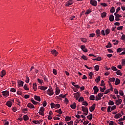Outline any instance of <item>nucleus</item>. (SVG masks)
Here are the masks:
<instances>
[{
    "mask_svg": "<svg viewBox=\"0 0 125 125\" xmlns=\"http://www.w3.org/2000/svg\"><path fill=\"white\" fill-rule=\"evenodd\" d=\"M82 111L83 112V115L87 116L88 114V108L84 106H82Z\"/></svg>",
    "mask_w": 125,
    "mask_h": 125,
    "instance_id": "nucleus-1",
    "label": "nucleus"
},
{
    "mask_svg": "<svg viewBox=\"0 0 125 125\" xmlns=\"http://www.w3.org/2000/svg\"><path fill=\"white\" fill-rule=\"evenodd\" d=\"M44 107H41L40 109V111L38 112L41 116H44Z\"/></svg>",
    "mask_w": 125,
    "mask_h": 125,
    "instance_id": "nucleus-2",
    "label": "nucleus"
},
{
    "mask_svg": "<svg viewBox=\"0 0 125 125\" xmlns=\"http://www.w3.org/2000/svg\"><path fill=\"white\" fill-rule=\"evenodd\" d=\"M54 93L53 92V90L51 88L48 89L47 91V94H48V95H49L50 96H51V95H53Z\"/></svg>",
    "mask_w": 125,
    "mask_h": 125,
    "instance_id": "nucleus-3",
    "label": "nucleus"
},
{
    "mask_svg": "<svg viewBox=\"0 0 125 125\" xmlns=\"http://www.w3.org/2000/svg\"><path fill=\"white\" fill-rule=\"evenodd\" d=\"M90 3L93 6H97V1L95 0H91L90 1Z\"/></svg>",
    "mask_w": 125,
    "mask_h": 125,
    "instance_id": "nucleus-4",
    "label": "nucleus"
},
{
    "mask_svg": "<svg viewBox=\"0 0 125 125\" xmlns=\"http://www.w3.org/2000/svg\"><path fill=\"white\" fill-rule=\"evenodd\" d=\"M1 93L3 96H5L6 97H7V96L9 95V92H8V91H2L1 92Z\"/></svg>",
    "mask_w": 125,
    "mask_h": 125,
    "instance_id": "nucleus-5",
    "label": "nucleus"
},
{
    "mask_svg": "<svg viewBox=\"0 0 125 125\" xmlns=\"http://www.w3.org/2000/svg\"><path fill=\"white\" fill-rule=\"evenodd\" d=\"M81 48L82 49V50H83V52H87V48H86L85 47V45H82L81 46Z\"/></svg>",
    "mask_w": 125,
    "mask_h": 125,
    "instance_id": "nucleus-6",
    "label": "nucleus"
},
{
    "mask_svg": "<svg viewBox=\"0 0 125 125\" xmlns=\"http://www.w3.org/2000/svg\"><path fill=\"white\" fill-rule=\"evenodd\" d=\"M51 53H52L54 56H57L58 55V52L55 49L51 50Z\"/></svg>",
    "mask_w": 125,
    "mask_h": 125,
    "instance_id": "nucleus-7",
    "label": "nucleus"
},
{
    "mask_svg": "<svg viewBox=\"0 0 125 125\" xmlns=\"http://www.w3.org/2000/svg\"><path fill=\"white\" fill-rule=\"evenodd\" d=\"M93 89L94 91V94H97V92H98V91H99V89L98 88L97 86H94Z\"/></svg>",
    "mask_w": 125,
    "mask_h": 125,
    "instance_id": "nucleus-8",
    "label": "nucleus"
},
{
    "mask_svg": "<svg viewBox=\"0 0 125 125\" xmlns=\"http://www.w3.org/2000/svg\"><path fill=\"white\" fill-rule=\"evenodd\" d=\"M95 107H96V104H94L89 108L90 112H93L95 109Z\"/></svg>",
    "mask_w": 125,
    "mask_h": 125,
    "instance_id": "nucleus-9",
    "label": "nucleus"
},
{
    "mask_svg": "<svg viewBox=\"0 0 125 125\" xmlns=\"http://www.w3.org/2000/svg\"><path fill=\"white\" fill-rule=\"evenodd\" d=\"M27 106L28 108H30V109H35V106H34L31 103H28Z\"/></svg>",
    "mask_w": 125,
    "mask_h": 125,
    "instance_id": "nucleus-10",
    "label": "nucleus"
},
{
    "mask_svg": "<svg viewBox=\"0 0 125 125\" xmlns=\"http://www.w3.org/2000/svg\"><path fill=\"white\" fill-rule=\"evenodd\" d=\"M116 105H121L122 104V100L121 99H119L118 100H116Z\"/></svg>",
    "mask_w": 125,
    "mask_h": 125,
    "instance_id": "nucleus-11",
    "label": "nucleus"
},
{
    "mask_svg": "<svg viewBox=\"0 0 125 125\" xmlns=\"http://www.w3.org/2000/svg\"><path fill=\"white\" fill-rule=\"evenodd\" d=\"M38 87L39 88V89H41V90H45L47 89V87L44 86H39Z\"/></svg>",
    "mask_w": 125,
    "mask_h": 125,
    "instance_id": "nucleus-12",
    "label": "nucleus"
},
{
    "mask_svg": "<svg viewBox=\"0 0 125 125\" xmlns=\"http://www.w3.org/2000/svg\"><path fill=\"white\" fill-rule=\"evenodd\" d=\"M114 19H115V17H114L113 15H110L109 18V21H110V22H113V21H114Z\"/></svg>",
    "mask_w": 125,
    "mask_h": 125,
    "instance_id": "nucleus-13",
    "label": "nucleus"
},
{
    "mask_svg": "<svg viewBox=\"0 0 125 125\" xmlns=\"http://www.w3.org/2000/svg\"><path fill=\"white\" fill-rule=\"evenodd\" d=\"M100 30L97 29V30H96V35L97 38H99V37H100Z\"/></svg>",
    "mask_w": 125,
    "mask_h": 125,
    "instance_id": "nucleus-14",
    "label": "nucleus"
},
{
    "mask_svg": "<svg viewBox=\"0 0 125 125\" xmlns=\"http://www.w3.org/2000/svg\"><path fill=\"white\" fill-rule=\"evenodd\" d=\"M34 99H35V100L37 101H39V102H41V97H40L39 96H34Z\"/></svg>",
    "mask_w": 125,
    "mask_h": 125,
    "instance_id": "nucleus-15",
    "label": "nucleus"
},
{
    "mask_svg": "<svg viewBox=\"0 0 125 125\" xmlns=\"http://www.w3.org/2000/svg\"><path fill=\"white\" fill-rule=\"evenodd\" d=\"M114 15L115 16L116 21H120V20H121V19H120V18L119 17V16L118 15V14H117V13H115L114 14Z\"/></svg>",
    "mask_w": 125,
    "mask_h": 125,
    "instance_id": "nucleus-16",
    "label": "nucleus"
},
{
    "mask_svg": "<svg viewBox=\"0 0 125 125\" xmlns=\"http://www.w3.org/2000/svg\"><path fill=\"white\" fill-rule=\"evenodd\" d=\"M18 83L20 86H23V85L24 84V82L21 81V80H19L18 81Z\"/></svg>",
    "mask_w": 125,
    "mask_h": 125,
    "instance_id": "nucleus-17",
    "label": "nucleus"
},
{
    "mask_svg": "<svg viewBox=\"0 0 125 125\" xmlns=\"http://www.w3.org/2000/svg\"><path fill=\"white\" fill-rule=\"evenodd\" d=\"M6 106H8L9 108H11V106H12V104H11V102H10V101H9L7 102V103H6Z\"/></svg>",
    "mask_w": 125,
    "mask_h": 125,
    "instance_id": "nucleus-18",
    "label": "nucleus"
},
{
    "mask_svg": "<svg viewBox=\"0 0 125 125\" xmlns=\"http://www.w3.org/2000/svg\"><path fill=\"white\" fill-rule=\"evenodd\" d=\"M74 97L76 98V100H78V99L80 97V93L79 92L76 93L74 94Z\"/></svg>",
    "mask_w": 125,
    "mask_h": 125,
    "instance_id": "nucleus-19",
    "label": "nucleus"
},
{
    "mask_svg": "<svg viewBox=\"0 0 125 125\" xmlns=\"http://www.w3.org/2000/svg\"><path fill=\"white\" fill-rule=\"evenodd\" d=\"M42 120H40V121H39V120H37V121L34 120V121H32L33 124H35V125H37V124H40L41 123H42Z\"/></svg>",
    "mask_w": 125,
    "mask_h": 125,
    "instance_id": "nucleus-20",
    "label": "nucleus"
},
{
    "mask_svg": "<svg viewBox=\"0 0 125 125\" xmlns=\"http://www.w3.org/2000/svg\"><path fill=\"white\" fill-rule=\"evenodd\" d=\"M76 103H73L72 104L70 105L71 109H76Z\"/></svg>",
    "mask_w": 125,
    "mask_h": 125,
    "instance_id": "nucleus-21",
    "label": "nucleus"
},
{
    "mask_svg": "<svg viewBox=\"0 0 125 125\" xmlns=\"http://www.w3.org/2000/svg\"><path fill=\"white\" fill-rule=\"evenodd\" d=\"M6 74V72H5V70H3L1 71V75L0 76L1 78H3V76H5Z\"/></svg>",
    "mask_w": 125,
    "mask_h": 125,
    "instance_id": "nucleus-22",
    "label": "nucleus"
},
{
    "mask_svg": "<svg viewBox=\"0 0 125 125\" xmlns=\"http://www.w3.org/2000/svg\"><path fill=\"white\" fill-rule=\"evenodd\" d=\"M87 119H88V120L89 121H91V120H92V118H93V115L92 114H91L90 115H88L87 117H86Z\"/></svg>",
    "mask_w": 125,
    "mask_h": 125,
    "instance_id": "nucleus-23",
    "label": "nucleus"
},
{
    "mask_svg": "<svg viewBox=\"0 0 125 125\" xmlns=\"http://www.w3.org/2000/svg\"><path fill=\"white\" fill-rule=\"evenodd\" d=\"M121 117H122V114L118 113V114H116L115 115L114 118L115 119H119V118H121Z\"/></svg>",
    "mask_w": 125,
    "mask_h": 125,
    "instance_id": "nucleus-24",
    "label": "nucleus"
},
{
    "mask_svg": "<svg viewBox=\"0 0 125 125\" xmlns=\"http://www.w3.org/2000/svg\"><path fill=\"white\" fill-rule=\"evenodd\" d=\"M72 4H73V2L68 1L66 2V3L65 4V6H69V5H72Z\"/></svg>",
    "mask_w": 125,
    "mask_h": 125,
    "instance_id": "nucleus-25",
    "label": "nucleus"
},
{
    "mask_svg": "<svg viewBox=\"0 0 125 125\" xmlns=\"http://www.w3.org/2000/svg\"><path fill=\"white\" fill-rule=\"evenodd\" d=\"M120 82V79H119V78H117L115 81V85H118V84H119Z\"/></svg>",
    "mask_w": 125,
    "mask_h": 125,
    "instance_id": "nucleus-26",
    "label": "nucleus"
},
{
    "mask_svg": "<svg viewBox=\"0 0 125 125\" xmlns=\"http://www.w3.org/2000/svg\"><path fill=\"white\" fill-rule=\"evenodd\" d=\"M55 112H56L57 113H59L60 115H61L62 114V113H63L61 108L56 110Z\"/></svg>",
    "mask_w": 125,
    "mask_h": 125,
    "instance_id": "nucleus-27",
    "label": "nucleus"
},
{
    "mask_svg": "<svg viewBox=\"0 0 125 125\" xmlns=\"http://www.w3.org/2000/svg\"><path fill=\"white\" fill-rule=\"evenodd\" d=\"M101 16H102V18H104V17H106V16H107V13H106V12H104L101 14Z\"/></svg>",
    "mask_w": 125,
    "mask_h": 125,
    "instance_id": "nucleus-28",
    "label": "nucleus"
},
{
    "mask_svg": "<svg viewBox=\"0 0 125 125\" xmlns=\"http://www.w3.org/2000/svg\"><path fill=\"white\" fill-rule=\"evenodd\" d=\"M116 74L118 76H122L123 75V74H122V72H121V71L120 70L116 71Z\"/></svg>",
    "mask_w": 125,
    "mask_h": 125,
    "instance_id": "nucleus-29",
    "label": "nucleus"
},
{
    "mask_svg": "<svg viewBox=\"0 0 125 125\" xmlns=\"http://www.w3.org/2000/svg\"><path fill=\"white\" fill-rule=\"evenodd\" d=\"M100 91H101V92H104V90H106V86H104V87H103L102 88V87H100Z\"/></svg>",
    "mask_w": 125,
    "mask_h": 125,
    "instance_id": "nucleus-30",
    "label": "nucleus"
},
{
    "mask_svg": "<svg viewBox=\"0 0 125 125\" xmlns=\"http://www.w3.org/2000/svg\"><path fill=\"white\" fill-rule=\"evenodd\" d=\"M100 76H99L98 77V78H97L96 79H95V82L97 83H99V82H100Z\"/></svg>",
    "mask_w": 125,
    "mask_h": 125,
    "instance_id": "nucleus-31",
    "label": "nucleus"
},
{
    "mask_svg": "<svg viewBox=\"0 0 125 125\" xmlns=\"http://www.w3.org/2000/svg\"><path fill=\"white\" fill-rule=\"evenodd\" d=\"M60 108V104H55V109H59Z\"/></svg>",
    "mask_w": 125,
    "mask_h": 125,
    "instance_id": "nucleus-32",
    "label": "nucleus"
},
{
    "mask_svg": "<svg viewBox=\"0 0 125 125\" xmlns=\"http://www.w3.org/2000/svg\"><path fill=\"white\" fill-rule=\"evenodd\" d=\"M71 119V117H69V116H66L65 118V122H68L69 121H70Z\"/></svg>",
    "mask_w": 125,
    "mask_h": 125,
    "instance_id": "nucleus-33",
    "label": "nucleus"
},
{
    "mask_svg": "<svg viewBox=\"0 0 125 125\" xmlns=\"http://www.w3.org/2000/svg\"><path fill=\"white\" fill-rule=\"evenodd\" d=\"M114 104H115V103H114V102H113L111 100H110L109 102H108V105L109 106H113V105H114Z\"/></svg>",
    "mask_w": 125,
    "mask_h": 125,
    "instance_id": "nucleus-34",
    "label": "nucleus"
},
{
    "mask_svg": "<svg viewBox=\"0 0 125 125\" xmlns=\"http://www.w3.org/2000/svg\"><path fill=\"white\" fill-rule=\"evenodd\" d=\"M106 48H110V47H112V44L110 42H109L107 45L105 46Z\"/></svg>",
    "mask_w": 125,
    "mask_h": 125,
    "instance_id": "nucleus-35",
    "label": "nucleus"
},
{
    "mask_svg": "<svg viewBox=\"0 0 125 125\" xmlns=\"http://www.w3.org/2000/svg\"><path fill=\"white\" fill-rule=\"evenodd\" d=\"M81 41L83 42H87V39L86 38H81Z\"/></svg>",
    "mask_w": 125,
    "mask_h": 125,
    "instance_id": "nucleus-36",
    "label": "nucleus"
},
{
    "mask_svg": "<svg viewBox=\"0 0 125 125\" xmlns=\"http://www.w3.org/2000/svg\"><path fill=\"white\" fill-rule=\"evenodd\" d=\"M33 88L35 91L37 90V83H33Z\"/></svg>",
    "mask_w": 125,
    "mask_h": 125,
    "instance_id": "nucleus-37",
    "label": "nucleus"
},
{
    "mask_svg": "<svg viewBox=\"0 0 125 125\" xmlns=\"http://www.w3.org/2000/svg\"><path fill=\"white\" fill-rule=\"evenodd\" d=\"M31 102L34 104V105H37L38 103H39L38 102L35 101V100L31 99Z\"/></svg>",
    "mask_w": 125,
    "mask_h": 125,
    "instance_id": "nucleus-38",
    "label": "nucleus"
},
{
    "mask_svg": "<svg viewBox=\"0 0 125 125\" xmlns=\"http://www.w3.org/2000/svg\"><path fill=\"white\" fill-rule=\"evenodd\" d=\"M23 119H24V121H28V120H29V117L27 115H24Z\"/></svg>",
    "mask_w": 125,
    "mask_h": 125,
    "instance_id": "nucleus-39",
    "label": "nucleus"
},
{
    "mask_svg": "<svg viewBox=\"0 0 125 125\" xmlns=\"http://www.w3.org/2000/svg\"><path fill=\"white\" fill-rule=\"evenodd\" d=\"M95 96L94 95H91L89 97L90 100H95Z\"/></svg>",
    "mask_w": 125,
    "mask_h": 125,
    "instance_id": "nucleus-40",
    "label": "nucleus"
},
{
    "mask_svg": "<svg viewBox=\"0 0 125 125\" xmlns=\"http://www.w3.org/2000/svg\"><path fill=\"white\" fill-rule=\"evenodd\" d=\"M111 70L114 71L115 72H117V71H118V69H117V67L114 66L111 67Z\"/></svg>",
    "mask_w": 125,
    "mask_h": 125,
    "instance_id": "nucleus-41",
    "label": "nucleus"
},
{
    "mask_svg": "<svg viewBox=\"0 0 125 125\" xmlns=\"http://www.w3.org/2000/svg\"><path fill=\"white\" fill-rule=\"evenodd\" d=\"M103 95H104V93H99L98 94V97H99V98H101V97H103Z\"/></svg>",
    "mask_w": 125,
    "mask_h": 125,
    "instance_id": "nucleus-42",
    "label": "nucleus"
},
{
    "mask_svg": "<svg viewBox=\"0 0 125 125\" xmlns=\"http://www.w3.org/2000/svg\"><path fill=\"white\" fill-rule=\"evenodd\" d=\"M82 105H84V106H85V107L88 106V103L86 102V101H84L83 102Z\"/></svg>",
    "mask_w": 125,
    "mask_h": 125,
    "instance_id": "nucleus-43",
    "label": "nucleus"
},
{
    "mask_svg": "<svg viewBox=\"0 0 125 125\" xmlns=\"http://www.w3.org/2000/svg\"><path fill=\"white\" fill-rule=\"evenodd\" d=\"M94 69H95V71H96V72H97V71H99V65H96L94 67Z\"/></svg>",
    "mask_w": 125,
    "mask_h": 125,
    "instance_id": "nucleus-44",
    "label": "nucleus"
},
{
    "mask_svg": "<svg viewBox=\"0 0 125 125\" xmlns=\"http://www.w3.org/2000/svg\"><path fill=\"white\" fill-rule=\"evenodd\" d=\"M78 101H79V102H83V101H84V99H83V97H81L79 98Z\"/></svg>",
    "mask_w": 125,
    "mask_h": 125,
    "instance_id": "nucleus-45",
    "label": "nucleus"
},
{
    "mask_svg": "<svg viewBox=\"0 0 125 125\" xmlns=\"http://www.w3.org/2000/svg\"><path fill=\"white\" fill-rule=\"evenodd\" d=\"M117 108V106L116 105H113L112 106H111V111H114V110H116Z\"/></svg>",
    "mask_w": 125,
    "mask_h": 125,
    "instance_id": "nucleus-46",
    "label": "nucleus"
},
{
    "mask_svg": "<svg viewBox=\"0 0 125 125\" xmlns=\"http://www.w3.org/2000/svg\"><path fill=\"white\" fill-rule=\"evenodd\" d=\"M109 81H110V82H111V83H114V82H115V79L114 78H109Z\"/></svg>",
    "mask_w": 125,
    "mask_h": 125,
    "instance_id": "nucleus-47",
    "label": "nucleus"
},
{
    "mask_svg": "<svg viewBox=\"0 0 125 125\" xmlns=\"http://www.w3.org/2000/svg\"><path fill=\"white\" fill-rule=\"evenodd\" d=\"M67 94L63 95L62 94H60L59 97H61L62 98H65Z\"/></svg>",
    "mask_w": 125,
    "mask_h": 125,
    "instance_id": "nucleus-48",
    "label": "nucleus"
},
{
    "mask_svg": "<svg viewBox=\"0 0 125 125\" xmlns=\"http://www.w3.org/2000/svg\"><path fill=\"white\" fill-rule=\"evenodd\" d=\"M108 34H110V29L107 28L105 30V35H107Z\"/></svg>",
    "mask_w": 125,
    "mask_h": 125,
    "instance_id": "nucleus-49",
    "label": "nucleus"
},
{
    "mask_svg": "<svg viewBox=\"0 0 125 125\" xmlns=\"http://www.w3.org/2000/svg\"><path fill=\"white\" fill-rule=\"evenodd\" d=\"M122 51H123V48H118L117 49V52H118V53L122 52Z\"/></svg>",
    "mask_w": 125,
    "mask_h": 125,
    "instance_id": "nucleus-50",
    "label": "nucleus"
},
{
    "mask_svg": "<svg viewBox=\"0 0 125 125\" xmlns=\"http://www.w3.org/2000/svg\"><path fill=\"white\" fill-rule=\"evenodd\" d=\"M111 106H108L107 109V113H111Z\"/></svg>",
    "mask_w": 125,
    "mask_h": 125,
    "instance_id": "nucleus-51",
    "label": "nucleus"
},
{
    "mask_svg": "<svg viewBox=\"0 0 125 125\" xmlns=\"http://www.w3.org/2000/svg\"><path fill=\"white\" fill-rule=\"evenodd\" d=\"M110 12L111 13H114V12H115V8L114 7H112Z\"/></svg>",
    "mask_w": 125,
    "mask_h": 125,
    "instance_id": "nucleus-52",
    "label": "nucleus"
},
{
    "mask_svg": "<svg viewBox=\"0 0 125 125\" xmlns=\"http://www.w3.org/2000/svg\"><path fill=\"white\" fill-rule=\"evenodd\" d=\"M50 105H51V108L52 109H53V108H55V104H54L53 103H51Z\"/></svg>",
    "mask_w": 125,
    "mask_h": 125,
    "instance_id": "nucleus-53",
    "label": "nucleus"
},
{
    "mask_svg": "<svg viewBox=\"0 0 125 125\" xmlns=\"http://www.w3.org/2000/svg\"><path fill=\"white\" fill-rule=\"evenodd\" d=\"M55 93H56V95H58V94H59V93H60V89H56Z\"/></svg>",
    "mask_w": 125,
    "mask_h": 125,
    "instance_id": "nucleus-54",
    "label": "nucleus"
},
{
    "mask_svg": "<svg viewBox=\"0 0 125 125\" xmlns=\"http://www.w3.org/2000/svg\"><path fill=\"white\" fill-rule=\"evenodd\" d=\"M23 88L25 90H29V88H28L27 84H25L24 86H23Z\"/></svg>",
    "mask_w": 125,
    "mask_h": 125,
    "instance_id": "nucleus-55",
    "label": "nucleus"
},
{
    "mask_svg": "<svg viewBox=\"0 0 125 125\" xmlns=\"http://www.w3.org/2000/svg\"><path fill=\"white\" fill-rule=\"evenodd\" d=\"M47 103L46 101H44L42 102V105H43V107H46V105H47Z\"/></svg>",
    "mask_w": 125,
    "mask_h": 125,
    "instance_id": "nucleus-56",
    "label": "nucleus"
},
{
    "mask_svg": "<svg viewBox=\"0 0 125 125\" xmlns=\"http://www.w3.org/2000/svg\"><path fill=\"white\" fill-rule=\"evenodd\" d=\"M101 86H105V85H106V84L104 83V81L102 80L101 81Z\"/></svg>",
    "mask_w": 125,
    "mask_h": 125,
    "instance_id": "nucleus-57",
    "label": "nucleus"
},
{
    "mask_svg": "<svg viewBox=\"0 0 125 125\" xmlns=\"http://www.w3.org/2000/svg\"><path fill=\"white\" fill-rule=\"evenodd\" d=\"M81 58H82V59H83V60H87V58H86V56L84 55L82 56Z\"/></svg>",
    "mask_w": 125,
    "mask_h": 125,
    "instance_id": "nucleus-58",
    "label": "nucleus"
},
{
    "mask_svg": "<svg viewBox=\"0 0 125 125\" xmlns=\"http://www.w3.org/2000/svg\"><path fill=\"white\" fill-rule=\"evenodd\" d=\"M95 36V33H92L89 35V38H93Z\"/></svg>",
    "mask_w": 125,
    "mask_h": 125,
    "instance_id": "nucleus-59",
    "label": "nucleus"
},
{
    "mask_svg": "<svg viewBox=\"0 0 125 125\" xmlns=\"http://www.w3.org/2000/svg\"><path fill=\"white\" fill-rule=\"evenodd\" d=\"M89 76L90 77V79H92V76H93V73H92V72H91L89 73Z\"/></svg>",
    "mask_w": 125,
    "mask_h": 125,
    "instance_id": "nucleus-60",
    "label": "nucleus"
},
{
    "mask_svg": "<svg viewBox=\"0 0 125 125\" xmlns=\"http://www.w3.org/2000/svg\"><path fill=\"white\" fill-rule=\"evenodd\" d=\"M53 73L54 75H57V70H56V69H53Z\"/></svg>",
    "mask_w": 125,
    "mask_h": 125,
    "instance_id": "nucleus-61",
    "label": "nucleus"
},
{
    "mask_svg": "<svg viewBox=\"0 0 125 125\" xmlns=\"http://www.w3.org/2000/svg\"><path fill=\"white\" fill-rule=\"evenodd\" d=\"M101 35H102L103 36H105V30H103L101 32Z\"/></svg>",
    "mask_w": 125,
    "mask_h": 125,
    "instance_id": "nucleus-62",
    "label": "nucleus"
},
{
    "mask_svg": "<svg viewBox=\"0 0 125 125\" xmlns=\"http://www.w3.org/2000/svg\"><path fill=\"white\" fill-rule=\"evenodd\" d=\"M121 39L123 41H125V35H123L121 38Z\"/></svg>",
    "mask_w": 125,
    "mask_h": 125,
    "instance_id": "nucleus-63",
    "label": "nucleus"
},
{
    "mask_svg": "<svg viewBox=\"0 0 125 125\" xmlns=\"http://www.w3.org/2000/svg\"><path fill=\"white\" fill-rule=\"evenodd\" d=\"M67 124L68 125H73V121H71L70 122L67 123Z\"/></svg>",
    "mask_w": 125,
    "mask_h": 125,
    "instance_id": "nucleus-64",
    "label": "nucleus"
}]
</instances>
